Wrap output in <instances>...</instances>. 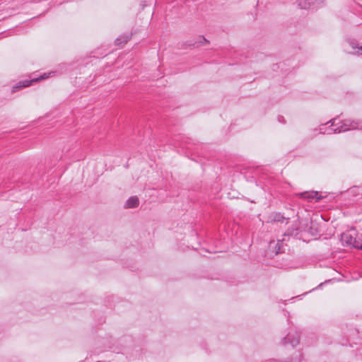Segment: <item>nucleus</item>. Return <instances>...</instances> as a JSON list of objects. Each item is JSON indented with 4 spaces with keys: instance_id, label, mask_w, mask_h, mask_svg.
Listing matches in <instances>:
<instances>
[{
    "instance_id": "nucleus-1",
    "label": "nucleus",
    "mask_w": 362,
    "mask_h": 362,
    "mask_svg": "<svg viewBox=\"0 0 362 362\" xmlns=\"http://www.w3.org/2000/svg\"><path fill=\"white\" fill-rule=\"evenodd\" d=\"M336 120L337 119H333L327 124L321 125L320 127V132L321 134H331L333 133H341L351 129H362V122H361L346 119L336 124Z\"/></svg>"
},
{
    "instance_id": "nucleus-2",
    "label": "nucleus",
    "mask_w": 362,
    "mask_h": 362,
    "mask_svg": "<svg viewBox=\"0 0 362 362\" xmlns=\"http://www.w3.org/2000/svg\"><path fill=\"white\" fill-rule=\"evenodd\" d=\"M341 240L344 245L362 250V235L358 234L355 230L342 233Z\"/></svg>"
},
{
    "instance_id": "nucleus-3",
    "label": "nucleus",
    "mask_w": 362,
    "mask_h": 362,
    "mask_svg": "<svg viewBox=\"0 0 362 362\" xmlns=\"http://www.w3.org/2000/svg\"><path fill=\"white\" fill-rule=\"evenodd\" d=\"M325 0H297L298 6L301 9L315 8L324 3Z\"/></svg>"
},
{
    "instance_id": "nucleus-4",
    "label": "nucleus",
    "mask_w": 362,
    "mask_h": 362,
    "mask_svg": "<svg viewBox=\"0 0 362 362\" xmlns=\"http://www.w3.org/2000/svg\"><path fill=\"white\" fill-rule=\"evenodd\" d=\"M296 196L303 199L308 200L309 202H312L314 199L318 201L321 199V197L318 196V192L316 191H305L296 194Z\"/></svg>"
},
{
    "instance_id": "nucleus-5",
    "label": "nucleus",
    "mask_w": 362,
    "mask_h": 362,
    "mask_svg": "<svg viewBox=\"0 0 362 362\" xmlns=\"http://www.w3.org/2000/svg\"><path fill=\"white\" fill-rule=\"evenodd\" d=\"M299 334L297 332L293 333L289 332L286 337L283 339V344H291L293 347L296 346L299 343Z\"/></svg>"
},
{
    "instance_id": "nucleus-6",
    "label": "nucleus",
    "mask_w": 362,
    "mask_h": 362,
    "mask_svg": "<svg viewBox=\"0 0 362 362\" xmlns=\"http://www.w3.org/2000/svg\"><path fill=\"white\" fill-rule=\"evenodd\" d=\"M347 194L354 198V200L358 201L362 197V187L354 186L347 191Z\"/></svg>"
},
{
    "instance_id": "nucleus-7",
    "label": "nucleus",
    "mask_w": 362,
    "mask_h": 362,
    "mask_svg": "<svg viewBox=\"0 0 362 362\" xmlns=\"http://www.w3.org/2000/svg\"><path fill=\"white\" fill-rule=\"evenodd\" d=\"M300 229L298 227V223L296 222L291 228H288L286 232L284 233L285 235L287 236H296L300 233Z\"/></svg>"
},
{
    "instance_id": "nucleus-8",
    "label": "nucleus",
    "mask_w": 362,
    "mask_h": 362,
    "mask_svg": "<svg viewBox=\"0 0 362 362\" xmlns=\"http://www.w3.org/2000/svg\"><path fill=\"white\" fill-rule=\"evenodd\" d=\"M131 37L132 35L130 34L121 35L115 40V43L117 46L122 47L131 39Z\"/></svg>"
},
{
    "instance_id": "nucleus-9",
    "label": "nucleus",
    "mask_w": 362,
    "mask_h": 362,
    "mask_svg": "<svg viewBox=\"0 0 362 362\" xmlns=\"http://www.w3.org/2000/svg\"><path fill=\"white\" fill-rule=\"evenodd\" d=\"M139 201L136 197H129L125 204L127 208H135L139 205Z\"/></svg>"
},
{
    "instance_id": "nucleus-10",
    "label": "nucleus",
    "mask_w": 362,
    "mask_h": 362,
    "mask_svg": "<svg viewBox=\"0 0 362 362\" xmlns=\"http://www.w3.org/2000/svg\"><path fill=\"white\" fill-rule=\"evenodd\" d=\"M37 81V79H34L32 81L25 80V81H20L16 86L13 87V92H15L18 88L28 87L31 84V83L33 81Z\"/></svg>"
},
{
    "instance_id": "nucleus-11",
    "label": "nucleus",
    "mask_w": 362,
    "mask_h": 362,
    "mask_svg": "<svg viewBox=\"0 0 362 362\" xmlns=\"http://www.w3.org/2000/svg\"><path fill=\"white\" fill-rule=\"evenodd\" d=\"M350 46L352 47V49L354 50V52L356 54H362V46L358 47V45H355L353 42H349Z\"/></svg>"
},
{
    "instance_id": "nucleus-12",
    "label": "nucleus",
    "mask_w": 362,
    "mask_h": 362,
    "mask_svg": "<svg viewBox=\"0 0 362 362\" xmlns=\"http://www.w3.org/2000/svg\"><path fill=\"white\" fill-rule=\"evenodd\" d=\"M302 354L298 352L296 354L295 359L286 360V361H279V362H300L301 361Z\"/></svg>"
},
{
    "instance_id": "nucleus-13",
    "label": "nucleus",
    "mask_w": 362,
    "mask_h": 362,
    "mask_svg": "<svg viewBox=\"0 0 362 362\" xmlns=\"http://www.w3.org/2000/svg\"><path fill=\"white\" fill-rule=\"evenodd\" d=\"M282 244L283 243H282L281 240H278V242L276 243V254H279V253L281 252V247Z\"/></svg>"
},
{
    "instance_id": "nucleus-14",
    "label": "nucleus",
    "mask_w": 362,
    "mask_h": 362,
    "mask_svg": "<svg viewBox=\"0 0 362 362\" xmlns=\"http://www.w3.org/2000/svg\"><path fill=\"white\" fill-rule=\"evenodd\" d=\"M281 218H283V217L280 214H278L276 215V217L274 218V220L279 221Z\"/></svg>"
},
{
    "instance_id": "nucleus-15",
    "label": "nucleus",
    "mask_w": 362,
    "mask_h": 362,
    "mask_svg": "<svg viewBox=\"0 0 362 362\" xmlns=\"http://www.w3.org/2000/svg\"><path fill=\"white\" fill-rule=\"evenodd\" d=\"M202 40L203 42H206V43H209V41L204 37H201Z\"/></svg>"
},
{
    "instance_id": "nucleus-16",
    "label": "nucleus",
    "mask_w": 362,
    "mask_h": 362,
    "mask_svg": "<svg viewBox=\"0 0 362 362\" xmlns=\"http://www.w3.org/2000/svg\"><path fill=\"white\" fill-rule=\"evenodd\" d=\"M358 351H359V354L362 356V346L359 349Z\"/></svg>"
},
{
    "instance_id": "nucleus-17",
    "label": "nucleus",
    "mask_w": 362,
    "mask_h": 362,
    "mask_svg": "<svg viewBox=\"0 0 362 362\" xmlns=\"http://www.w3.org/2000/svg\"><path fill=\"white\" fill-rule=\"evenodd\" d=\"M47 78V76H45V75H44V76H41V78H43V79H44V78Z\"/></svg>"
},
{
    "instance_id": "nucleus-18",
    "label": "nucleus",
    "mask_w": 362,
    "mask_h": 362,
    "mask_svg": "<svg viewBox=\"0 0 362 362\" xmlns=\"http://www.w3.org/2000/svg\"><path fill=\"white\" fill-rule=\"evenodd\" d=\"M280 119H283L284 118H283V117H282V116H279V120H280Z\"/></svg>"
}]
</instances>
